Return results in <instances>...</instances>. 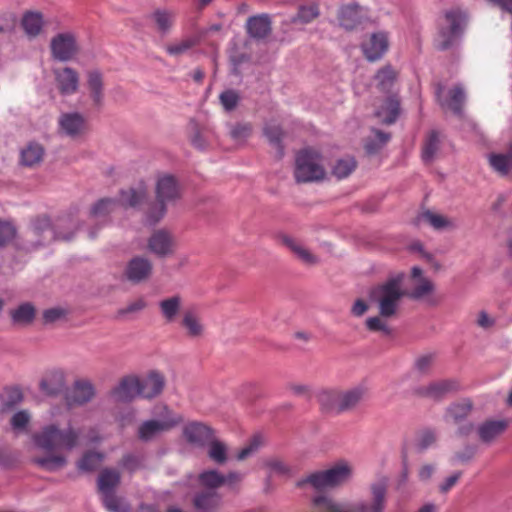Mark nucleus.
<instances>
[{
  "mask_svg": "<svg viewBox=\"0 0 512 512\" xmlns=\"http://www.w3.org/2000/svg\"><path fill=\"white\" fill-rule=\"evenodd\" d=\"M43 16L38 12H27L21 21L25 34L29 38H36L43 29Z\"/></svg>",
  "mask_w": 512,
  "mask_h": 512,
  "instance_id": "46",
  "label": "nucleus"
},
{
  "mask_svg": "<svg viewBox=\"0 0 512 512\" xmlns=\"http://www.w3.org/2000/svg\"><path fill=\"white\" fill-rule=\"evenodd\" d=\"M68 226L75 228V224L71 219L63 218L57 221L55 230L51 227L50 220L47 217L37 218L32 226V244L34 247L43 246L58 240H70L74 235V230L64 233L63 230Z\"/></svg>",
  "mask_w": 512,
  "mask_h": 512,
  "instance_id": "8",
  "label": "nucleus"
},
{
  "mask_svg": "<svg viewBox=\"0 0 512 512\" xmlns=\"http://www.w3.org/2000/svg\"><path fill=\"white\" fill-rule=\"evenodd\" d=\"M147 307V302L144 298H138L131 301L125 307L117 310V318L123 319L129 315L137 314L143 311Z\"/></svg>",
  "mask_w": 512,
  "mask_h": 512,
  "instance_id": "58",
  "label": "nucleus"
},
{
  "mask_svg": "<svg viewBox=\"0 0 512 512\" xmlns=\"http://www.w3.org/2000/svg\"><path fill=\"white\" fill-rule=\"evenodd\" d=\"M147 249L158 258L171 257L177 249V239L166 228L156 229L147 239Z\"/></svg>",
  "mask_w": 512,
  "mask_h": 512,
  "instance_id": "12",
  "label": "nucleus"
},
{
  "mask_svg": "<svg viewBox=\"0 0 512 512\" xmlns=\"http://www.w3.org/2000/svg\"><path fill=\"white\" fill-rule=\"evenodd\" d=\"M353 477V463L348 459L340 458L326 469L311 472L304 480H347Z\"/></svg>",
  "mask_w": 512,
  "mask_h": 512,
  "instance_id": "16",
  "label": "nucleus"
},
{
  "mask_svg": "<svg viewBox=\"0 0 512 512\" xmlns=\"http://www.w3.org/2000/svg\"><path fill=\"white\" fill-rule=\"evenodd\" d=\"M148 192L145 186L130 187L119 193L118 202L125 208L139 209L147 202Z\"/></svg>",
  "mask_w": 512,
  "mask_h": 512,
  "instance_id": "32",
  "label": "nucleus"
},
{
  "mask_svg": "<svg viewBox=\"0 0 512 512\" xmlns=\"http://www.w3.org/2000/svg\"><path fill=\"white\" fill-rule=\"evenodd\" d=\"M259 467L268 478H296L299 474V466L279 456H266L259 462Z\"/></svg>",
  "mask_w": 512,
  "mask_h": 512,
  "instance_id": "13",
  "label": "nucleus"
},
{
  "mask_svg": "<svg viewBox=\"0 0 512 512\" xmlns=\"http://www.w3.org/2000/svg\"><path fill=\"white\" fill-rule=\"evenodd\" d=\"M219 100L226 111H232L237 107L240 95L237 91L228 89L220 94Z\"/></svg>",
  "mask_w": 512,
  "mask_h": 512,
  "instance_id": "60",
  "label": "nucleus"
},
{
  "mask_svg": "<svg viewBox=\"0 0 512 512\" xmlns=\"http://www.w3.org/2000/svg\"><path fill=\"white\" fill-rule=\"evenodd\" d=\"M442 88L439 87L436 96L444 109H449L455 114H460L465 101V92L461 86H455L449 91V99L441 98Z\"/></svg>",
  "mask_w": 512,
  "mask_h": 512,
  "instance_id": "36",
  "label": "nucleus"
},
{
  "mask_svg": "<svg viewBox=\"0 0 512 512\" xmlns=\"http://www.w3.org/2000/svg\"><path fill=\"white\" fill-rule=\"evenodd\" d=\"M388 49V37L384 32L373 33L362 43V50L369 61L380 59Z\"/></svg>",
  "mask_w": 512,
  "mask_h": 512,
  "instance_id": "30",
  "label": "nucleus"
},
{
  "mask_svg": "<svg viewBox=\"0 0 512 512\" xmlns=\"http://www.w3.org/2000/svg\"><path fill=\"white\" fill-rule=\"evenodd\" d=\"M45 150L36 142L28 143L20 152V163L25 167H36L43 161Z\"/></svg>",
  "mask_w": 512,
  "mask_h": 512,
  "instance_id": "39",
  "label": "nucleus"
},
{
  "mask_svg": "<svg viewBox=\"0 0 512 512\" xmlns=\"http://www.w3.org/2000/svg\"><path fill=\"white\" fill-rule=\"evenodd\" d=\"M509 421L506 419H486L476 427L478 440L487 446L495 443L507 430Z\"/></svg>",
  "mask_w": 512,
  "mask_h": 512,
  "instance_id": "19",
  "label": "nucleus"
},
{
  "mask_svg": "<svg viewBox=\"0 0 512 512\" xmlns=\"http://www.w3.org/2000/svg\"><path fill=\"white\" fill-rule=\"evenodd\" d=\"M326 175L324 158L317 149L308 147L296 154L294 178L297 183L319 182Z\"/></svg>",
  "mask_w": 512,
  "mask_h": 512,
  "instance_id": "7",
  "label": "nucleus"
},
{
  "mask_svg": "<svg viewBox=\"0 0 512 512\" xmlns=\"http://www.w3.org/2000/svg\"><path fill=\"white\" fill-rule=\"evenodd\" d=\"M189 139L191 144L199 149L204 150L208 146L207 129L202 127L195 120H190L188 124Z\"/></svg>",
  "mask_w": 512,
  "mask_h": 512,
  "instance_id": "48",
  "label": "nucleus"
},
{
  "mask_svg": "<svg viewBox=\"0 0 512 512\" xmlns=\"http://www.w3.org/2000/svg\"><path fill=\"white\" fill-rule=\"evenodd\" d=\"M397 72L391 66L381 68L375 75L376 87L384 93H390L395 84Z\"/></svg>",
  "mask_w": 512,
  "mask_h": 512,
  "instance_id": "47",
  "label": "nucleus"
},
{
  "mask_svg": "<svg viewBox=\"0 0 512 512\" xmlns=\"http://www.w3.org/2000/svg\"><path fill=\"white\" fill-rule=\"evenodd\" d=\"M465 14L460 9H452L445 14L446 25L442 26L435 39L438 50H447L460 36L465 23Z\"/></svg>",
  "mask_w": 512,
  "mask_h": 512,
  "instance_id": "10",
  "label": "nucleus"
},
{
  "mask_svg": "<svg viewBox=\"0 0 512 512\" xmlns=\"http://www.w3.org/2000/svg\"><path fill=\"white\" fill-rule=\"evenodd\" d=\"M104 459V453L88 450L76 461V469L82 474L94 472L100 467Z\"/></svg>",
  "mask_w": 512,
  "mask_h": 512,
  "instance_id": "40",
  "label": "nucleus"
},
{
  "mask_svg": "<svg viewBox=\"0 0 512 512\" xmlns=\"http://www.w3.org/2000/svg\"><path fill=\"white\" fill-rule=\"evenodd\" d=\"M0 399V412L5 413L12 410L17 404H19L22 401L23 396L18 388H9L3 392Z\"/></svg>",
  "mask_w": 512,
  "mask_h": 512,
  "instance_id": "56",
  "label": "nucleus"
},
{
  "mask_svg": "<svg viewBox=\"0 0 512 512\" xmlns=\"http://www.w3.org/2000/svg\"><path fill=\"white\" fill-rule=\"evenodd\" d=\"M111 397L117 402H130L140 396V379L129 375L120 379L119 383L111 390Z\"/></svg>",
  "mask_w": 512,
  "mask_h": 512,
  "instance_id": "25",
  "label": "nucleus"
},
{
  "mask_svg": "<svg viewBox=\"0 0 512 512\" xmlns=\"http://www.w3.org/2000/svg\"><path fill=\"white\" fill-rule=\"evenodd\" d=\"M473 409L474 403L469 398L454 401L445 408L443 421L447 424L459 425L457 434L461 437H466L474 431V424L471 422L461 423L470 416Z\"/></svg>",
  "mask_w": 512,
  "mask_h": 512,
  "instance_id": "9",
  "label": "nucleus"
},
{
  "mask_svg": "<svg viewBox=\"0 0 512 512\" xmlns=\"http://www.w3.org/2000/svg\"><path fill=\"white\" fill-rule=\"evenodd\" d=\"M435 360V355L432 353L420 355L416 358L414 363L415 370L421 375L430 373Z\"/></svg>",
  "mask_w": 512,
  "mask_h": 512,
  "instance_id": "61",
  "label": "nucleus"
},
{
  "mask_svg": "<svg viewBox=\"0 0 512 512\" xmlns=\"http://www.w3.org/2000/svg\"><path fill=\"white\" fill-rule=\"evenodd\" d=\"M58 131L71 139H78L88 131L86 117L80 112H65L58 118Z\"/></svg>",
  "mask_w": 512,
  "mask_h": 512,
  "instance_id": "17",
  "label": "nucleus"
},
{
  "mask_svg": "<svg viewBox=\"0 0 512 512\" xmlns=\"http://www.w3.org/2000/svg\"><path fill=\"white\" fill-rule=\"evenodd\" d=\"M281 243L287 247L294 256L306 266H316L320 263V258L314 254L308 247L305 246L300 240L288 235L280 236Z\"/></svg>",
  "mask_w": 512,
  "mask_h": 512,
  "instance_id": "26",
  "label": "nucleus"
},
{
  "mask_svg": "<svg viewBox=\"0 0 512 512\" xmlns=\"http://www.w3.org/2000/svg\"><path fill=\"white\" fill-rule=\"evenodd\" d=\"M206 454L209 460L219 466H223L231 459L230 447L227 442L216 435L206 445Z\"/></svg>",
  "mask_w": 512,
  "mask_h": 512,
  "instance_id": "33",
  "label": "nucleus"
},
{
  "mask_svg": "<svg viewBox=\"0 0 512 512\" xmlns=\"http://www.w3.org/2000/svg\"><path fill=\"white\" fill-rule=\"evenodd\" d=\"M263 135L269 144L276 149L277 157L282 158L284 155V146L282 144L285 132L282 127L275 122H268L263 127Z\"/></svg>",
  "mask_w": 512,
  "mask_h": 512,
  "instance_id": "42",
  "label": "nucleus"
},
{
  "mask_svg": "<svg viewBox=\"0 0 512 512\" xmlns=\"http://www.w3.org/2000/svg\"><path fill=\"white\" fill-rule=\"evenodd\" d=\"M438 440V434L435 429L425 428L416 435L415 447L419 452H423L434 446Z\"/></svg>",
  "mask_w": 512,
  "mask_h": 512,
  "instance_id": "55",
  "label": "nucleus"
},
{
  "mask_svg": "<svg viewBox=\"0 0 512 512\" xmlns=\"http://www.w3.org/2000/svg\"><path fill=\"white\" fill-rule=\"evenodd\" d=\"M265 438L261 434H254L250 437L244 446L237 451L235 459L237 461H245L246 459L257 454L265 445Z\"/></svg>",
  "mask_w": 512,
  "mask_h": 512,
  "instance_id": "45",
  "label": "nucleus"
},
{
  "mask_svg": "<svg viewBox=\"0 0 512 512\" xmlns=\"http://www.w3.org/2000/svg\"><path fill=\"white\" fill-rule=\"evenodd\" d=\"M441 148V136L437 131H430L422 145V160L426 164L434 161Z\"/></svg>",
  "mask_w": 512,
  "mask_h": 512,
  "instance_id": "43",
  "label": "nucleus"
},
{
  "mask_svg": "<svg viewBox=\"0 0 512 512\" xmlns=\"http://www.w3.org/2000/svg\"><path fill=\"white\" fill-rule=\"evenodd\" d=\"M368 395V387L358 384L347 389L323 390L319 395V402L327 412L340 415L355 411Z\"/></svg>",
  "mask_w": 512,
  "mask_h": 512,
  "instance_id": "4",
  "label": "nucleus"
},
{
  "mask_svg": "<svg viewBox=\"0 0 512 512\" xmlns=\"http://www.w3.org/2000/svg\"><path fill=\"white\" fill-rule=\"evenodd\" d=\"M386 318L378 316L369 317L366 319L365 325L368 330L373 332H382L386 336L392 335V328L385 321Z\"/></svg>",
  "mask_w": 512,
  "mask_h": 512,
  "instance_id": "59",
  "label": "nucleus"
},
{
  "mask_svg": "<svg viewBox=\"0 0 512 512\" xmlns=\"http://www.w3.org/2000/svg\"><path fill=\"white\" fill-rule=\"evenodd\" d=\"M205 490L194 499V506L199 512H214L219 504L220 497L216 488L223 482H207Z\"/></svg>",
  "mask_w": 512,
  "mask_h": 512,
  "instance_id": "29",
  "label": "nucleus"
},
{
  "mask_svg": "<svg viewBox=\"0 0 512 512\" xmlns=\"http://www.w3.org/2000/svg\"><path fill=\"white\" fill-rule=\"evenodd\" d=\"M96 395L94 384L88 379H77L73 383L72 394L66 397L69 406H83L91 402Z\"/></svg>",
  "mask_w": 512,
  "mask_h": 512,
  "instance_id": "27",
  "label": "nucleus"
},
{
  "mask_svg": "<svg viewBox=\"0 0 512 512\" xmlns=\"http://www.w3.org/2000/svg\"><path fill=\"white\" fill-rule=\"evenodd\" d=\"M421 222L429 224L437 231H450L458 227L457 221L443 214H439L430 210L422 212L415 220V224L419 225Z\"/></svg>",
  "mask_w": 512,
  "mask_h": 512,
  "instance_id": "31",
  "label": "nucleus"
},
{
  "mask_svg": "<svg viewBox=\"0 0 512 512\" xmlns=\"http://www.w3.org/2000/svg\"><path fill=\"white\" fill-rule=\"evenodd\" d=\"M67 314V311L61 307L48 308L43 311L42 319L44 324H53L62 320Z\"/></svg>",
  "mask_w": 512,
  "mask_h": 512,
  "instance_id": "63",
  "label": "nucleus"
},
{
  "mask_svg": "<svg viewBox=\"0 0 512 512\" xmlns=\"http://www.w3.org/2000/svg\"><path fill=\"white\" fill-rule=\"evenodd\" d=\"M156 416V418L144 420L139 424L136 436L141 442H153L184 422L183 416L167 405L161 406Z\"/></svg>",
  "mask_w": 512,
  "mask_h": 512,
  "instance_id": "6",
  "label": "nucleus"
},
{
  "mask_svg": "<svg viewBox=\"0 0 512 512\" xmlns=\"http://www.w3.org/2000/svg\"><path fill=\"white\" fill-rule=\"evenodd\" d=\"M15 236V226L10 221L0 219V247L6 246Z\"/></svg>",
  "mask_w": 512,
  "mask_h": 512,
  "instance_id": "62",
  "label": "nucleus"
},
{
  "mask_svg": "<svg viewBox=\"0 0 512 512\" xmlns=\"http://www.w3.org/2000/svg\"><path fill=\"white\" fill-rule=\"evenodd\" d=\"M152 271L153 265L151 261L138 256L128 262L124 275L131 283L139 284L148 281L152 275Z\"/></svg>",
  "mask_w": 512,
  "mask_h": 512,
  "instance_id": "23",
  "label": "nucleus"
},
{
  "mask_svg": "<svg viewBox=\"0 0 512 512\" xmlns=\"http://www.w3.org/2000/svg\"><path fill=\"white\" fill-rule=\"evenodd\" d=\"M247 31L255 39H264L272 31L271 20L268 15L250 17L247 21Z\"/></svg>",
  "mask_w": 512,
  "mask_h": 512,
  "instance_id": "38",
  "label": "nucleus"
},
{
  "mask_svg": "<svg viewBox=\"0 0 512 512\" xmlns=\"http://www.w3.org/2000/svg\"><path fill=\"white\" fill-rule=\"evenodd\" d=\"M320 15L317 3L303 4L298 7L296 15L291 18V23L308 24L317 19Z\"/></svg>",
  "mask_w": 512,
  "mask_h": 512,
  "instance_id": "49",
  "label": "nucleus"
},
{
  "mask_svg": "<svg viewBox=\"0 0 512 512\" xmlns=\"http://www.w3.org/2000/svg\"><path fill=\"white\" fill-rule=\"evenodd\" d=\"M252 132V126L247 123H238L231 127L230 135L234 140H245Z\"/></svg>",
  "mask_w": 512,
  "mask_h": 512,
  "instance_id": "64",
  "label": "nucleus"
},
{
  "mask_svg": "<svg viewBox=\"0 0 512 512\" xmlns=\"http://www.w3.org/2000/svg\"><path fill=\"white\" fill-rule=\"evenodd\" d=\"M119 482H98V491L106 509L110 512H130L129 505L115 494Z\"/></svg>",
  "mask_w": 512,
  "mask_h": 512,
  "instance_id": "24",
  "label": "nucleus"
},
{
  "mask_svg": "<svg viewBox=\"0 0 512 512\" xmlns=\"http://www.w3.org/2000/svg\"><path fill=\"white\" fill-rule=\"evenodd\" d=\"M40 391L49 397H57L64 393L68 388L67 371L60 367L47 369L40 381Z\"/></svg>",
  "mask_w": 512,
  "mask_h": 512,
  "instance_id": "15",
  "label": "nucleus"
},
{
  "mask_svg": "<svg viewBox=\"0 0 512 512\" xmlns=\"http://www.w3.org/2000/svg\"><path fill=\"white\" fill-rule=\"evenodd\" d=\"M403 277V274L396 275L370 289L369 302L377 306L381 317L393 318L397 315L400 302L405 296L401 288Z\"/></svg>",
  "mask_w": 512,
  "mask_h": 512,
  "instance_id": "5",
  "label": "nucleus"
},
{
  "mask_svg": "<svg viewBox=\"0 0 512 512\" xmlns=\"http://www.w3.org/2000/svg\"><path fill=\"white\" fill-rule=\"evenodd\" d=\"M358 163L353 156L345 155L332 162L330 174L337 180L348 178L357 168Z\"/></svg>",
  "mask_w": 512,
  "mask_h": 512,
  "instance_id": "37",
  "label": "nucleus"
},
{
  "mask_svg": "<svg viewBox=\"0 0 512 512\" xmlns=\"http://www.w3.org/2000/svg\"><path fill=\"white\" fill-rule=\"evenodd\" d=\"M182 435L189 444L205 447L215 435V431L203 422L192 421L184 425Z\"/></svg>",
  "mask_w": 512,
  "mask_h": 512,
  "instance_id": "21",
  "label": "nucleus"
},
{
  "mask_svg": "<svg viewBox=\"0 0 512 512\" xmlns=\"http://www.w3.org/2000/svg\"><path fill=\"white\" fill-rule=\"evenodd\" d=\"M117 201L112 198H103L97 201L90 210L93 217H104L110 214L116 207Z\"/></svg>",
  "mask_w": 512,
  "mask_h": 512,
  "instance_id": "57",
  "label": "nucleus"
},
{
  "mask_svg": "<svg viewBox=\"0 0 512 512\" xmlns=\"http://www.w3.org/2000/svg\"><path fill=\"white\" fill-rule=\"evenodd\" d=\"M460 388V383L456 379H440L417 387L414 393L419 397L440 402L447 396L457 393Z\"/></svg>",
  "mask_w": 512,
  "mask_h": 512,
  "instance_id": "14",
  "label": "nucleus"
},
{
  "mask_svg": "<svg viewBox=\"0 0 512 512\" xmlns=\"http://www.w3.org/2000/svg\"><path fill=\"white\" fill-rule=\"evenodd\" d=\"M55 85L60 95L68 96L78 92L80 76L76 69L65 66L52 70Z\"/></svg>",
  "mask_w": 512,
  "mask_h": 512,
  "instance_id": "18",
  "label": "nucleus"
},
{
  "mask_svg": "<svg viewBox=\"0 0 512 512\" xmlns=\"http://www.w3.org/2000/svg\"><path fill=\"white\" fill-rule=\"evenodd\" d=\"M305 482H298L299 486ZM314 495L312 503L317 508L325 509L326 512H382L385 506L386 488L382 484L372 487L373 500L370 505L360 503L351 508H344L342 505L333 502L330 497L332 491L339 482H309Z\"/></svg>",
  "mask_w": 512,
  "mask_h": 512,
  "instance_id": "2",
  "label": "nucleus"
},
{
  "mask_svg": "<svg viewBox=\"0 0 512 512\" xmlns=\"http://www.w3.org/2000/svg\"><path fill=\"white\" fill-rule=\"evenodd\" d=\"M182 307V298L179 295L163 299L159 302L161 314L167 323L176 320Z\"/></svg>",
  "mask_w": 512,
  "mask_h": 512,
  "instance_id": "44",
  "label": "nucleus"
},
{
  "mask_svg": "<svg viewBox=\"0 0 512 512\" xmlns=\"http://www.w3.org/2000/svg\"><path fill=\"white\" fill-rule=\"evenodd\" d=\"M179 325L184 335L190 340H200L206 334V326L195 308L183 311Z\"/></svg>",
  "mask_w": 512,
  "mask_h": 512,
  "instance_id": "20",
  "label": "nucleus"
},
{
  "mask_svg": "<svg viewBox=\"0 0 512 512\" xmlns=\"http://www.w3.org/2000/svg\"><path fill=\"white\" fill-rule=\"evenodd\" d=\"M391 135L378 129H372V135L365 140V150L369 154H375L381 150L390 140Z\"/></svg>",
  "mask_w": 512,
  "mask_h": 512,
  "instance_id": "51",
  "label": "nucleus"
},
{
  "mask_svg": "<svg viewBox=\"0 0 512 512\" xmlns=\"http://www.w3.org/2000/svg\"><path fill=\"white\" fill-rule=\"evenodd\" d=\"M198 44V37H187L166 45L165 50L170 56L180 57Z\"/></svg>",
  "mask_w": 512,
  "mask_h": 512,
  "instance_id": "52",
  "label": "nucleus"
},
{
  "mask_svg": "<svg viewBox=\"0 0 512 512\" xmlns=\"http://www.w3.org/2000/svg\"><path fill=\"white\" fill-rule=\"evenodd\" d=\"M489 162L500 175L512 176V158L508 153L491 155Z\"/></svg>",
  "mask_w": 512,
  "mask_h": 512,
  "instance_id": "54",
  "label": "nucleus"
},
{
  "mask_svg": "<svg viewBox=\"0 0 512 512\" xmlns=\"http://www.w3.org/2000/svg\"><path fill=\"white\" fill-rule=\"evenodd\" d=\"M10 323L15 328H27L34 324L37 317V308L33 302L24 301L8 311Z\"/></svg>",
  "mask_w": 512,
  "mask_h": 512,
  "instance_id": "22",
  "label": "nucleus"
},
{
  "mask_svg": "<svg viewBox=\"0 0 512 512\" xmlns=\"http://www.w3.org/2000/svg\"><path fill=\"white\" fill-rule=\"evenodd\" d=\"M33 442L39 449L50 453V455L35 458V463L42 469L54 471L67 464V457L60 452H70L80 446L81 430L70 421L67 423L54 421L36 432L33 435Z\"/></svg>",
  "mask_w": 512,
  "mask_h": 512,
  "instance_id": "1",
  "label": "nucleus"
},
{
  "mask_svg": "<svg viewBox=\"0 0 512 512\" xmlns=\"http://www.w3.org/2000/svg\"><path fill=\"white\" fill-rule=\"evenodd\" d=\"M182 198V186L172 174L162 173L154 185V201L144 212V220L149 225H156L166 215L169 206L175 205Z\"/></svg>",
  "mask_w": 512,
  "mask_h": 512,
  "instance_id": "3",
  "label": "nucleus"
},
{
  "mask_svg": "<svg viewBox=\"0 0 512 512\" xmlns=\"http://www.w3.org/2000/svg\"><path fill=\"white\" fill-rule=\"evenodd\" d=\"M86 86L92 104L96 108H101L104 103V75L98 69L89 70L86 74Z\"/></svg>",
  "mask_w": 512,
  "mask_h": 512,
  "instance_id": "28",
  "label": "nucleus"
},
{
  "mask_svg": "<svg viewBox=\"0 0 512 512\" xmlns=\"http://www.w3.org/2000/svg\"><path fill=\"white\" fill-rule=\"evenodd\" d=\"M435 290L434 283L427 277H420L419 280L414 281V286L405 295L413 300H421L426 296L432 294Z\"/></svg>",
  "mask_w": 512,
  "mask_h": 512,
  "instance_id": "50",
  "label": "nucleus"
},
{
  "mask_svg": "<svg viewBox=\"0 0 512 512\" xmlns=\"http://www.w3.org/2000/svg\"><path fill=\"white\" fill-rule=\"evenodd\" d=\"M340 26L346 30L356 28L361 22V7L357 4L342 6L338 12Z\"/></svg>",
  "mask_w": 512,
  "mask_h": 512,
  "instance_id": "41",
  "label": "nucleus"
},
{
  "mask_svg": "<svg viewBox=\"0 0 512 512\" xmlns=\"http://www.w3.org/2000/svg\"><path fill=\"white\" fill-rule=\"evenodd\" d=\"M151 18L155 22L158 31L166 34L173 25L175 13L171 10L158 9L152 13Z\"/></svg>",
  "mask_w": 512,
  "mask_h": 512,
  "instance_id": "53",
  "label": "nucleus"
},
{
  "mask_svg": "<svg viewBox=\"0 0 512 512\" xmlns=\"http://www.w3.org/2000/svg\"><path fill=\"white\" fill-rule=\"evenodd\" d=\"M51 58L58 62H70L74 60L79 52L77 36L71 31L55 34L49 43Z\"/></svg>",
  "mask_w": 512,
  "mask_h": 512,
  "instance_id": "11",
  "label": "nucleus"
},
{
  "mask_svg": "<svg viewBox=\"0 0 512 512\" xmlns=\"http://www.w3.org/2000/svg\"><path fill=\"white\" fill-rule=\"evenodd\" d=\"M400 113V100L397 94H390L376 109L375 116L384 124H393Z\"/></svg>",
  "mask_w": 512,
  "mask_h": 512,
  "instance_id": "34",
  "label": "nucleus"
},
{
  "mask_svg": "<svg viewBox=\"0 0 512 512\" xmlns=\"http://www.w3.org/2000/svg\"><path fill=\"white\" fill-rule=\"evenodd\" d=\"M165 386L164 376L156 371L150 372L144 380H140V396L151 399L163 391Z\"/></svg>",
  "mask_w": 512,
  "mask_h": 512,
  "instance_id": "35",
  "label": "nucleus"
}]
</instances>
